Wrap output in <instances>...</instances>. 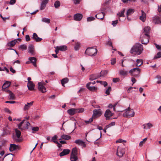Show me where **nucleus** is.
Returning <instances> with one entry per match:
<instances>
[{
	"label": "nucleus",
	"mask_w": 161,
	"mask_h": 161,
	"mask_svg": "<svg viewBox=\"0 0 161 161\" xmlns=\"http://www.w3.org/2000/svg\"><path fill=\"white\" fill-rule=\"evenodd\" d=\"M143 50V46L141 44L136 43L131 48L130 53L132 54L140 55Z\"/></svg>",
	"instance_id": "f257e3e1"
},
{
	"label": "nucleus",
	"mask_w": 161,
	"mask_h": 161,
	"mask_svg": "<svg viewBox=\"0 0 161 161\" xmlns=\"http://www.w3.org/2000/svg\"><path fill=\"white\" fill-rule=\"evenodd\" d=\"M135 115V112L133 109L130 108L129 107L126 110L125 112L123 114V116L126 118L133 117Z\"/></svg>",
	"instance_id": "f03ea898"
},
{
	"label": "nucleus",
	"mask_w": 161,
	"mask_h": 161,
	"mask_svg": "<svg viewBox=\"0 0 161 161\" xmlns=\"http://www.w3.org/2000/svg\"><path fill=\"white\" fill-rule=\"evenodd\" d=\"M30 124L25 119L23 120L18 125V128L21 130H25L28 128V126Z\"/></svg>",
	"instance_id": "7ed1b4c3"
},
{
	"label": "nucleus",
	"mask_w": 161,
	"mask_h": 161,
	"mask_svg": "<svg viewBox=\"0 0 161 161\" xmlns=\"http://www.w3.org/2000/svg\"><path fill=\"white\" fill-rule=\"evenodd\" d=\"M97 50L96 48L93 47H88L85 52V54L90 56H94L97 54Z\"/></svg>",
	"instance_id": "20e7f679"
},
{
	"label": "nucleus",
	"mask_w": 161,
	"mask_h": 161,
	"mask_svg": "<svg viewBox=\"0 0 161 161\" xmlns=\"http://www.w3.org/2000/svg\"><path fill=\"white\" fill-rule=\"evenodd\" d=\"M140 71L141 69L139 68H136L131 69L129 72L131 76L137 77L139 76Z\"/></svg>",
	"instance_id": "39448f33"
},
{
	"label": "nucleus",
	"mask_w": 161,
	"mask_h": 161,
	"mask_svg": "<svg viewBox=\"0 0 161 161\" xmlns=\"http://www.w3.org/2000/svg\"><path fill=\"white\" fill-rule=\"evenodd\" d=\"M150 30V28L148 26L145 27L143 29V31L142 33V37H143L144 36L148 37L149 36V34Z\"/></svg>",
	"instance_id": "423d86ee"
},
{
	"label": "nucleus",
	"mask_w": 161,
	"mask_h": 161,
	"mask_svg": "<svg viewBox=\"0 0 161 161\" xmlns=\"http://www.w3.org/2000/svg\"><path fill=\"white\" fill-rule=\"evenodd\" d=\"M38 89L42 92H46V88L44 86L45 84L42 82H39L38 83Z\"/></svg>",
	"instance_id": "0eeeda50"
},
{
	"label": "nucleus",
	"mask_w": 161,
	"mask_h": 161,
	"mask_svg": "<svg viewBox=\"0 0 161 161\" xmlns=\"http://www.w3.org/2000/svg\"><path fill=\"white\" fill-rule=\"evenodd\" d=\"M93 114L92 115V117L93 119V118H95L99 117L102 114V113L100 109L93 110Z\"/></svg>",
	"instance_id": "6e6552de"
},
{
	"label": "nucleus",
	"mask_w": 161,
	"mask_h": 161,
	"mask_svg": "<svg viewBox=\"0 0 161 161\" xmlns=\"http://www.w3.org/2000/svg\"><path fill=\"white\" fill-rule=\"evenodd\" d=\"M125 153V149L120 147H118L116 154L119 157H122Z\"/></svg>",
	"instance_id": "1a4fd4ad"
},
{
	"label": "nucleus",
	"mask_w": 161,
	"mask_h": 161,
	"mask_svg": "<svg viewBox=\"0 0 161 161\" xmlns=\"http://www.w3.org/2000/svg\"><path fill=\"white\" fill-rule=\"evenodd\" d=\"M13 157V155L12 154H9L6 155L3 159L2 158L1 161H12Z\"/></svg>",
	"instance_id": "9d476101"
},
{
	"label": "nucleus",
	"mask_w": 161,
	"mask_h": 161,
	"mask_svg": "<svg viewBox=\"0 0 161 161\" xmlns=\"http://www.w3.org/2000/svg\"><path fill=\"white\" fill-rule=\"evenodd\" d=\"M3 133L2 135H4L9 134L10 131L9 130V128L8 127V124L6 123L4 126L3 127Z\"/></svg>",
	"instance_id": "9b49d317"
},
{
	"label": "nucleus",
	"mask_w": 161,
	"mask_h": 161,
	"mask_svg": "<svg viewBox=\"0 0 161 161\" xmlns=\"http://www.w3.org/2000/svg\"><path fill=\"white\" fill-rule=\"evenodd\" d=\"M150 36L147 37L144 36L143 37H142V35H141V39L142 43L143 44H147L149 42V38Z\"/></svg>",
	"instance_id": "f8f14e48"
},
{
	"label": "nucleus",
	"mask_w": 161,
	"mask_h": 161,
	"mask_svg": "<svg viewBox=\"0 0 161 161\" xmlns=\"http://www.w3.org/2000/svg\"><path fill=\"white\" fill-rule=\"evenodd\" d=\"M113 115L112 113L109 109H107L104 114V116L106 117V120H108L110 119V117Z\"/></svg>",
	"instance_id": "ddd939ff"
},
{
	"label": "nucleus",
	"mask_w": 161,
	"mask_h": 161,
	"mask_svg": "<svg viewBox=\"0 0 161 161\" xmlns=\"http://www.w3.org/2000/svg\"><path fill=\"white\" fill-rule=\"evenodd\" d=\"M19 149V147L14 144H10V147H9V150L11 152H12L17 149Z\"/></svg>",
	"instance_id": "4468645a"
},
{
	"label": "nucleus",
	"mask_w": 161,
	"mask_h": 161,
	"mask_svg": "<svg viewBox=\"0 0 161 161\" xmlns=\"http://www.w3.org/2000/svg\"><path fill=\"white\" fill-rule=\"evenodd\" d=\"M82 17L83 15L79 13L75 14L74 16V19L75 21H80L82 19Z\"/></svg>",
	"instance_id": "2eb2a0df"
},
{
	"label": "nucleus",
	"mask_w": 161,
	"mask_h": 161,
	"mask_svg": "<svg viewBox=\"0 0 161 161\" xmlns=\"http://www.w3.org/2000/svg\"><path fill=\"white\" fill-rule=\"evenodd\" d=\"M153 22L155 24L161 23V17L159 16H155L153 18Z\"/></svg>",
	"instance_id": "dca6fc26"
},
{
	"label": "nucleus",
	"mask_w": 161,
	"mask_h": 161,
	"mask_svg": "<svg viewBox=\"0 0 161 161\" xmlns=\"http://www.w3.org/2000/svg\"><path fill=\"white\" fill-rule=\"evenodd\" d=\"M49 0H43L40 5V9L41 10L43 9L46 7V5L48 3Z\"/></svg>",
	"instance_id": "f3484780"
},
{
	"label": "nucleus",
	"mask_w": 161,
	"mask_h": 161,
	"mask_svg": "<svg viewBox=\"0 0 161 161\" xmlns=\"http://www.w3.org/2000/svg\"><path fill=\"white\" fill-rule=\"evenodd\" d=\"M10 85V82L8 81H6L2 86V88L3 90L5 92H7L6 89L8 90L7 88Z\"/></svg>",
	"instance_id": "a211bd4d"
},
{
	"label": "nucleus",
	"mask_w": 161,
	"mask_h": 161,
	"mask_svg": "<svg viewBox=\"0 0 161 161\" xmlns=\"http://www.w3.org/2000/svg\"><path fill=\"white\" fill-rule=\"evenodd\" d=\"M27 86L29 90L32 91L34 90L35 85L32 82H30L29 83H28Z\"/></svg>",
	"instance_id": "6ab92c4d"
},
{
	"label": "nucleus",
	"mask_w": 161,
	"mask_h": 161,
	"mask_svg": "<svg viewBox=\"0 0 161 161\" xmlns=\"http://www.w3.org/2000/svg\"><path fill=\"white\" fill-rule=\"evenodd\" d=\"M91 84V82L87 83L86 85V87L89 90L92 91H95L97 90V88L95 86H90Z\"/></svg>",
	"instance_id": "aec40b11"
},
{
	"label": "nucleus",
	"mask_w": 161,
	"mask_h": 161,
	"mask_svg": "<svg viewBox=\"0 0 161 161\" xmlns=\"http://www.w3.org/2000/svg\"><path fill=\"white\" fill-rule=\"evenodd\" d=\"M70 152V150L69 149H64L63 150V151L61 152L59 154V155L60 156H63L64 155H66L69 153Z\"/></svg>",
	"instance_id": "412c9836"
},
{
	"label": "nucleus",
	"mask_w": 161,
	"mask_h": 161,
	"mask_svg": "<svg viewBox=\"0 0 161 161\" xmlns=\"http://www.w3.org/2000/svg\"><path fill=\"white\" fill-rule=\"evenodd\" d=\"M32 38L34 40H35L36 41V42H40L42 40V38L39 37L37 35V34L35 33H33V35Z\"/></svg>",
	"instance_id": "4be33fe9"
},
{
	"label": "nucleus",
	"mask_w": 161,
	"mask_h": 161,
	"mask_svg": "<svg viewBox=\"0 0 161 161\" xmlns=\"http://www.w3.org/2000/svg\"><path fill=\"white\" fill-rule=\"evenodd\" d=\"M142 15L140 17V19L143 22H144L146 19V14L143 10L141 11Z\"/></svg>",
	"instance_id": "5701e85b"
},
{
	"label": "nucleus",
	"mask_w": 161,
	"mask_h": 161,
	"mask_svg": "<svg viewBox=\"0 0 161 161\" xmlns=\"http://www.w3.org/2000/svg\"><path fill=\"white\" fill-rule=\"evenodd\" d=\"M29 59L30 61V63H32L34 66H36V58L34 57H30L29 58Z\"/></svg>",
	"instance_id": "b1692460"
},
{
	"label": "nucleus",
	"mask_w": 161,
	"mask_h": 161,
	"mask_svg": "<svg viewBox=\"0 0 161 161\" xmlns=\"http://www.w3.org/2000/svg\"><path fill=\"white\" fill-rule=\"evenodd\" d=\"M75 143L78 145H81L84 147H85L86 146L85 143L83 141L80 139H78L75 140Z\"/></svg>",
	"instance_id": "393cba45"
},
{
	"label": "nucleus",
	"mask_w": 161,
	"mask_h": 161,
	"mask_svg": "<svg viewBox=\"0 0 161 161\" xmlns=\"http://www.w3.org/2000/svg\"><path fill=\"white\" fill-rule=\"evenodd\" d=\"M33 103V101L29 103H27L26 104H25V106L24 108V109L25 110H28L31 106Z\"/></svg>",
	"instance_id": "a878e982"
},
{
	"label": "nucleus",
	"mask_w": 161,
	"mask_h": 161,
	"mask_svg": "<svg viewBox=\"0 0 161 161\" xmlns=\"http://www.w3.org/2000/svg\"><path fill=\"white\" fill-rule=\"evenodd\" d=\"M28 52L33 55L34 53V50L33 46L30 45L28 48Z\"/></svg>",
	"instance_id": "bb28decb"
},
{
	"label": "nucleus",
	"mask_w": 161,
	"mask_h": 161,
	"mask_svg": "<svg viewBox=\"0 0 161 161\" xmlns=\"http://www.w3.org/2000/svg\"><path fill=\"white\" fill-rule=\"evenodd\" d=\"M5 90L7 91V92L9 93V96L10 99L12 100L14 99L15 97L14 94L8 90L6 89Z\"/></svg>",
	"instance_id": "cd10ccee"
},
{
	"label": "nucleus",
	"mask_w": 161,
	"mask_h": 161,
	"mask_svg": "<svg viewBox=\"0 0 161 161\" xmlns=\"http://www.w3.org/2000/svg\"><path fill=\"white\" fill-rule=\"evenodd\" d=\"M68 113L70 115H72L76 113V110L75 108H71L67 111Z\"/></svg>",
	"instance_id": "c85d7f7f"
},
{
	"label": "nucleus",
	"mask_w": 161,
	"mask_h": 161,
	"mask_svg": "<svg viewBox=\"0 0 161 161\" xmlns=\"http://www.w3.org/2000/svg\"><path fill=\"white\" fill-rule=\"evenodd\" d=\"M61 138H60L59 139V140L63 139H64L66 140H68L70 138L71 136H69L65 135V134H63L61 136Z\"/></svg>",
	"instance_id": "c756f323"
},
{
	"label": "nucleus",
	"mask_w": 161,
	"mask_h": 161,
	"mask_svg": "<svg viewBox=\"0 0 161 161\" xmlns=\"http://www.w3.org/2000/svg\"><path fill=\"white\" fill-rule=\"evenodd\" d=\"M96 17L99 19H103L104 17L103 13V12L98 13L96 15Z\"/></svg>",
	"instance_id": "7c9ffc66"
},
{
	"label": "nucleus",
	"mask_w": 161,
	"mask_h": 161,
	"mask_svg": "<svg viewBox=\"0 0 161 161\" xmlns=\"http://www.w3.org/2000/svg\"><path fill=\"white\" fill-rule=\"evenodd\" d=\"M143 64V61L142 59H137L136 61V66L137 67L140 66Z\"/></svg>",
	"instance_id": "2f4dec72"
},
{
	"label": "nucleus",
	"mask_w": 161,
	"mask_h": 161,
	"mask_svg": "<svg viewBox=\"0 0 161 161\" xmlns=\"http://www.w3.org/2000/svg\"><path fill=\"white\" fill-rule=\"evenodd\" d=\"M69 79L67 78H65L62 79L61 80V83L62 85L63 86H64V84L67 83L69 81Z\"/></svg>",
	"instance_id": "473e14b6"
},
{
	"label": "nucleus",
	"mask_w": 161,
	"mask_h": 161,
	"mask_svg": "<svg viewBox=\"0 0 161 161\" xmlns=\"http://www.w3.org/2000/svg\"><path fill=\"white\" fill-rule=\"evenodd\" d=\"M125 9L124 8L120 12L117 14V15L119 17H124L125 16L124 15V13L125 12Z\"/></svg>",
	"instance_id": "72a5a7b5"
},
{
	"label": "nucleus",
	"mask_w": 161,
	"mask_h": 161,
	"mask_svg": "<svg viewBox=\"0 0 161 161\" xmlns=\"http://www.w3.org/2000/svg\"><path fill=\"white\" fill-rule=\"evenodd\" d=\"M108 73V71L107 70L102 71L100 73V76L104 77L107 75Z\"/></svg>",
	"instance_id": "f704fd0d"
},
{
	"label": "nucleus",
	"mask_w": 161,
	"mask_h": 161,
	"mask_svg": "<svg viewBox=\"0 0 161 161\" xmlns=\"http://www.w3.org/2000/svg\"><path fill=\"white\" fill-rule=\"evenodd\" d=\"M119 74L123 76H126L128 74V71L124 70H119Z\"/></svg>",
	"instance_id": "c9c22d12"
},
{
	"label": "nucleus",
	"mask_w": 161,
	"mask_h": 161,
	"mask_svg": "<svg viewBox=\"0 0 161 161\" xmlns=\"http://www.w3.org/2000/svg\"><path fill=\"white\" fill-rule=\"evenodd\" d=\"M78 159L77 155H71L70 157V160L71 161H76Z\"/></svg>",
	"instance_id": "e433bc0d"
},
{
	"label": "nucleus",
	"mask_w": 161,
	"mask_h": 161,
	"mask_svg": "<svg viewBox=\"0 0 161 161\" xmlns=\"http://www.w3.org/2000/svg\"><path fill=\"white\" fill-rule=\"evenodd\" d=\"M135 11L134 9H128L126 12V15L127 16H129L132 14Z\"/></svg>",
	"instance_id": "4c0bfd02"
},
{
	"label": "nucleus",
	"mask_w": 161,
	"mask_h": 161,
	"mask_svg": "<svg viewBox=\"0 0 161 161\" xmlns=\"http://www.w3.org/2000/svg\"><path fill=\"white\" fill-rule=\"evenodd\" d=\"M58 48H59V49L60 51H65L67 49V47L65 45L58 46Z\"/></svg>",
	"instance_id": "58836bf2"
},
{
	"label": "nucleus",
	"mask_w": 161,
	"mask_h": 161,
	"mask_svg": "<svg viewBox=\"0 0 161 161\" xmlns=\"http://www.w3.org/2000/svg\"><path fill=\"white\" fill-rule=\"evenodd\" d=\"M16 42L17 41H16L15 40L12 41L8 43V46L11 47H13L14 46V45L15 44Z\"/></svg>",
	"instance_id": "ea45409f"
},
{
	"label": "nucleus",
	"mask_w": 161,
	"mask_h": 161,
	"mask_svg": "<svg viewBox=\"0 0 161 161\" xmlns=\"http://www.w3.org/2000/svg\"><path fill=\"white\" fill-rule=\"evenodd\" d=\"M19 48L22 50H26L27 48V47L25 44H22L19 46Z\"/></svg>",
	"instance_id": "a19ab883"
},
{
	"label": "nucleus",
	"mask_w": 161,
	"mask_h": 161,
	"mask_svg": "<svg viewBox=\"0 0 161 161\" xmlns=\"http://www.w3.org/2000/svg\"><path fill=\"white\" fill-rule=\"evenodd\" d=\"M42 21L43 22L49 24L50 23V19L46 18H43L42 19Z\"/></svg>",
	"instance_id": "79ce46f5"
},
{
	"label": "nucleus",
	"mask_w": 161,
	"mask_h": 161,
	"mask_svg": "<svg viewBox=\"0 0 161 161\" xmlns=\"http://www.w3.org/2000/svg\"><path fill=\"white\" fill-rule=\"evenodd\" d=\"M71 154L77 155V148L75 147L72 149Z\"/></svg>",
	"instance_id": "37998d69"
},
{
	"label": "nucleus",
	"mask_w": 161,
	"mask_h": 161,
	"mask_svg": "<svg viewBox=\"0 0 161 161\" xmlns=\"http://www.w3.org/2000/svg\"><path fill=\"white\" fill-rule=\"evenodd\" d=\"M15 131L17 137L18 138L20 137L21 134V132L17 129H15Z\"/></svg>",
	"instance_id": "c03bdc74"
},
{
	"label": "nucleus",
	"mask_w": 161,
	"mask_h": 161,
	"mask_svg": "<svg viewBox=\"0 0 161 161\" xmlns=\"http://www.w3.org/2000/svg\"><path fill=\"white\" fill-rule=\"evenodd\" d=\"M80 47V43L79 42H77L75 43L74 48L75 50H78Z\"/></svg>",
	"instance_id": "a18cd8bd"
},
{
	"label": "nucleus",
	"mask_w": 161,
	"mask_h": 161,
	"mask_svg": "<svg viewBox=\"0 0 161 161\" xmlns=\"http://www.w3.org/2000/svg\"><path fill=\"white\" fill-rule=\"evenodd\" d=\"M60 5V2L58 1H56L54 3V6L56 8H58Z\"/></svg>",
	"instance_id": "49530a36"
},
{
	"label": "nucleus",
	"mask_w": 161,
	"mask_h": 161,
	"mask_svg": "<svg viewBox=\"0 0 161 161\" xmlns=\"http://www.w3.org/2000/svg\"><path fill=\"white\" fill-rule=\"evenodd\" d=\"M76 113H80L83 112L84 111V109L83 108L76 109Z\"/></svg>",
	"instance_id": "de8ad7c7"
},
{
	"label": "nucleus",
	"mask_w": 161,
	"mask_h": 161,
	"mask_svg": "<svg viewBox=\"0 0 161 161\" xmlns=\"http://www.w3.org/2000/svg\"><path fill=\"white\" fill-rule=\"evenodd\" d=\"M160 57H161V52H158L157 53V55L154 56V59H156Z\"/></svg>",
	"instance_id": "09e8293b"
},
{
	"label": "nucleus",
	"mask_w": 161,
	"mask_h": 161,
	"mask_svg": "<svg viewBox=\"0 0 161 161\" xmlns=\"http://www.w3.org/2000/svg\"><path fill=\"white\" fill-rule=\"evenodd\" d=\"M31 130L33 131L32 132V133H34V131H37L39 130V128L37 126L32 127Z\"/></svg>",
	"instance_id": "8fccbe9b"
},
{
	"label": "nucleus",
	"mask_w": 161,
	"mask_h": 161,
	"mask_svg": "<svg viewBox=\"0 0 161 161\" xmlns=\"http://www.w3.org/2000/svg\"><path fill=\"white\" fill-rule=\"evenodd\" d=\"M111 90V88L110 86L108 87V88L106 89L105 92V93L107 95H109L110 92Z\"/></svg>",
	"instance_id": "3c124183"
},
{
	"label": "nucleus",
	"mask_w": 161,
	"mask_h": 161,
	"mask_svg": "<svg viewBox=\"0 0 161 161\" xmlns=\"http://www.w3.org/2000/svg\"><path fill=\"white\" fill-rule=\"evenodd\" d=\"M97 82L100 83L102 85H103L104 87H105L107 86L108 83L105 81H97Z\"/></svg>",
	"instance_id": "603ef678"
},
{
	"label": "nucleus",
	"mask_w": 161,
	"mask_h": 161,
	"mask_svg": "<svg viewBox=\"0 0 161 161\" xmlns=\"http://www.w3.org/2000/svg\"><path fill=\"white\" fill-rule=\"evenodd\" d=\"M97 78V77L95 75H92L90 76V80H93Z\"/></svg>",
	"instance_id": "864d4df0"
},
{
	"label": "nucleus",
	"mask_w": 161,
	"mask_h": 161,
	"mask_svg": "<svg viewBox=\"0 0 161 161\" xmlns=\"http://www.w3.org/2000/svg\"><path fill=\"white\" fill-rule=\"evenodd\" d=\"M93 119L92 117L88 120H85V122L86 124L91 123L93 121Z\"/></svg>",
	"instance_id": "5fc2aeb1"
},
{
	"label": "nucleus",
	"mask_w": 161,
	"mask_h": 161,
	"mask_svg": "<svg viewBox=\"0 0 161 161\" xmlns=\"http://www.w3.org/2000/svg\"><path fill=\"white\" fill-rule=\"evenodd\" d=\"M117 104H115L114 105H113L112 104H109L108 105V107L109 108H113L114 110V111H115V107L116 105Z\"/></svg>",
	"instance_id": "6e6d98bb"
},
{
	"label": "nucleus",
	"mask_w": 161,
	"mask_h": 161,
	"mask_svg": "<svg viewBox=\"0 0 161 161\" xmlns=\"http://www.w3.org/2000/svg\"><path fill=\"white\" fill-rule=\"evenodd\" d=\"M58 136L56 135H55L53 136L52 138L51 141H53L54 143V142H57V141L56 140L57 139Z\"/></svg>",
	"instance_id": "4d7b16f0"
},
{
	"label": "nucleus",
	"mask_w": 161,
	"mask_h": 161,
	"mask_svg": "<svg viewBox=\"0 0 161 161\" xmlns=\"http://www.w3.org/2000/svg\"><path fill=\"white\" fill-rule=\"evenodd\" d=\"M115 125V122H112L110 124L106 126V128H108L111 126L114 125Z\"/></svg>",
	"instance_id": "13d9d810"
},
{
	"label": "nucleus",
	"mask_w": 161,
	"mask_h": 161,
	"mask_svg": "<svg viewBox=\"0 0 161 161\" xmlns=\"http://www.w3.org/2000/svg\"><path fill=\"white\" fill-rule=\"evenodd\" d=\"M95 18L93 17H88L87 19V21H91L94 20Z\"/></svg>",
	"instance_id": "bf43d9fd"
},
{
	"label": "nucleus",
	"mask_w": 161,
	"mask_h": 161,
	"mask_svg": "<svg viewBox=\"0 0 161 161\" xmlns=\"http://www.w3.org/2000/svg\"><path fill=\"white\" fill-rule=\"evenodd\" d=\"M126 141L123 140L122 139H119L116 141V143H122L123 142H126Z\"/></svg>",
	"instance_id": "052dcab7"
},
{
	"label": "nucleus",
	"mask_w": 161,
	"mask_h": 161,
	"mask_svg": "<svg viewBox=\"0 0 161 161\" xmlns=\"http://www.w3.org/2000/svg\"><path fill=\"white\" fill-rule=\"evenodd\" d=\"M118 20H116L112 21V25L114 26H115L118 23Z\"/></svg>",
	"instance_id": "680f3d73"
},
{
	"label": "nucleus",
	"mask_w": 161,
	"mask_h": 161,
	"mask_svg": "<svg viewBox=\"0 0 161 161\" xmlns=\"http://www.w3.org/2000/svg\"><path fill=\"white\" fill-rule=\"evenodd\" d=\"M111 63L112 65L116 63L115 58H113L111 60Z\"/></svg>",
	"instance_id": "e2e57ef3"
},
{
	"label": "nucleus",
	"mask_w": 161,
	"mask_h": 161,
	"mask_svg": "<svg viewBox=\"0 0 161 161\" xmlns=\"http://www.w3.org/2000/svg\"><path fill=\"white\" fill-rule=\"evenodd\" d=\"M5 71L7 73H8L9 71L8 69L6 67H4L3 69H2L1 68V71Z\"/></svg>",
	"instance_id": "0e129e2a"
},
{
	"label": "nucleus",
	"mask_w": 161,
	"mask_h": 161,
	"mask_svg": "<svg viewBox=\"0 0 161 161\" xmlns=\"http://www.w3.org/2000/svg\"><path fill=\"white\" fill-rule=\"evenodd\" d=\"M119 78H114L113 80V81L114 82H116L119 81Z\"/></svg>",
	"instance_id": "69168bd1"
},
{
	"label": "nucleus",
	"mask_w": 161,
	"mask_h": 161,
	"mask_svg": "<svg viewBox=\"0 0 161 161\" xmlns=\"http://www.w3.org/2000/svg\"><path fill=\"white\" fill-rule=\"evenodd\" d=\"M25 40L27 42H28L30 40V38L29 35H27L25 36Z\"/></svg>",
	"instance_id": "338daca9"
},
{
	"label": "nucleus",
	"mask_w": 161,
	"mask_h": 161,
	"mask_svg": "<svg viewBox=\"0 0 161 161\" xmlns=\"http://www.w3.org/2000/svg\"><path fill=\"white\" fill-rule=\"evenodd\" d=\"M157 78H158V80L157 81V83L158 84H159L161 83V77L160 76H158L157 77Z\"/></svg>",
	"instance_id": "774afa93"
}]
</instances>
